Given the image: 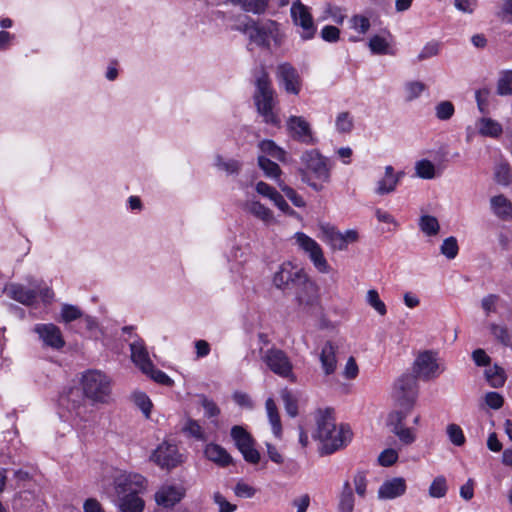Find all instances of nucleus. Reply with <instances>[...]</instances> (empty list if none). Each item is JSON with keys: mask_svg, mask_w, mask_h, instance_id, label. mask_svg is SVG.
I'll list each match as a JSON object with an SVG mask.
<instances>
[{"mask_svg": "<svg viewBox=\"0 0 512 512\" xmlns=\"http://www.w3.org/2000/svg\"><path fill=\"white\" fill-rule=\"evenodd\" d=\"M81 384L82 390L71 387L64 391L59 397V404L74 420L86 422L90 410L85 397L94 403H107L111 394V380L99 370H88L82 375Z\"/></svg>", "mask_w": 512, "mask_h": 512, "instance_id": "nucleus-1", "label": "nucleus"}, {"mask_svg": "<svg viewBox=\"0 0 512 512\" xmlns=\"http://www.w3.org/2000/svg\"><path fill=\"white\" fill-rule=\"evenodd\" d=\"M315 421L316 430L313 437L322 444V454H332L352 440L350 427L345 424L337 426L331 409L318 410Z\"/></svg>", "mask_w": 512, "mask_h": 512, "instance_id": "nucleus-2", "label": "nucleus"}, {"mask_svg": "<svg viewBox=\"0 0 512 512\" xmlns=\"http://www.w3.org/2000/svg\"><path fill=\"white\" fill-rule=\"evenodd\" d=\"M332 163L318 149L304 150L300 155L298 174L301 181L316 192L322 191L331 181Z\"/></svg>", "mask_w": 512, "mask_h": 512, "instance_id": "nucleus-3", "label": "nucleus"}, {"mask_svg": "<svg viewBox=\"0 0 512 512\" xmlns=\"http://www.w3.org/2000/svg\"><path fill=\"white\" fill-rule=\"evenodd\" d=\"M147 481L140 474H121L115 480L117 505L121 512H142L144 501L139 496Z\"/></svg>", "mask_w": 512, "mask_h": 512, "instance_id": "nucleus-4", "label": "nucleus"}, {"mask_svg": "<svg viewBox=\"0 0 512 512\" xmlns=\"http://www.w3.org/2000/svg\"><path fill=\"white\" fill-rule=\"evenodd\" d=\"M232 28L247 34L249 39L259 46L269 47L272 42L276 46L282 44L278 24L272 20L256 22L247 15H240Z\"/></svg>", "mask_w": 512, "mask_h": 512, "instance_id": "nucleus-5", "label": "nucleus"}, {"mask_svg": "<svg viewBox=\"0 0 512 512\" xmlns=\"http://www.w3.org/2000/svg\"><path fill=\"white\" fill-rule=\"evenodd\" d=\"M254 101L259 114L263 117L264 122L271 125H278L279 119L273 112L274 107V90L267 73L263 72L256 80V90Z\"/></svg>", "mask_w": 512, "mask_h": 512, "instance_id": "nucleus-6", "label": "nucleus"}, {"mask_svg": "<svg viewBox=\"0 0 512 512\" xmlns=\"http://www.w3.org/2000/svg\"><path fill=\"white\" fill-rule=\"evenodd\" d=\"M261 359L274 374L292 382L296 381L292 361L283 350L271 347L262 352Z\"/></svg>", "mask_w": 512, "mask_h": 512, "instance_id": "nucleus-7", "label": "nucleus"}, {"mask_svg": "<svg viewBox=\"0 0 512 512\" xmlns=\"http://www.w3.org/2000/svg\"><path fill=\"white\" fill-rule=\"evenodd\" d=\"M417 397L416 377L404 374L397 379L393 386L392 398L403 409L410 410Z\"/></svg>", "mask_w": 512, "mask_h": 512, "instance_id": "nucleus-8", "label": "nucleus"}, {"mask_svg": "<svg viewBox=\"0 0 512 512\" xmlns=\"http://www.w3.org/2000/svg\"><path fill=\"white\" fill-rule=\"evenodd\" d=\"M444 370L445 367L438 363L437 354L430 350L420 353L413 365L414 376L424 381L437 378Z\"/></svg>", "mask_w": 512, "mask_h": 512, "instance_id": "nucleus-9", "label": "nucleus"}, {"mask_svg": "<svg viewBox=\"0 0 512 512\" xmlns=\"http://www.w3.org/2000/svg\"><path fill=\"white\" fill-rule=\"evenodd\" d=\"M307 274L291 262H284L274 273L273 285L282 291L295 289L301 281H305Z\"/></svg>", "mask_w": 512, "mask_h": 512, "instance_id": "nucleus-10", "label": "nucleus"}, {"mask_svg": "<svg viewBox=\"0 0 512 512\" xmlns=\"http://www.w3.org/2000/svg\"><path fill=\"white\" fill-rule=\"evenodd\" d=\"M294 239L320 273H328L330 271V266L324 257L323 250L314 239L303 232L295 233Z\"/></svg>", "mask_w": 512, "mask_h": 512, "instance_id": "nucleus-11", "label": "nucleus"}, {"mask_svg": "<svg viewBox=\"0 0 512 512\" xmlns=\"http://www.w3.org/2000/svg\"><path fill=\"white\" fill-rule=\"evenodd\" d=\"M286 130L294 141L301 144L312 146L318 143L311 124L303 116H289L286 120Z\"/></svg>", "mask_w": 512, "mask_h": 512, "instance_id": "nucleus-12", "label": "nucleus"}, {"mask_svg": "<svg viewBox=\"0 0 512 512\" xmlns=\"http://www.w3.org/2000/svg\"><path fill=\"white\" fill-rule=\"evenodd\" d=\"M295 299L299 307L306 311L313 310L320 305L319 287L308 275L305 277V281H301L295 288Z\"/></svg>", "mask_w": 512, "mask_h": 512, "instance_id": "nucleus-13", "label": "nucleus"}, {"mask_svg": "<svg viewBox=\"0 0 512 512\" xmlns=\"http://www.w3.org/2000/svg\"><path fill=\"white\" fill-rule=\"evenodd\" d=\"M291 17L294 24L301 28L300 37L303 40H310L315 36L317 28L307 6L301 2L293 3Z\"/></svg>", "mask_w": 512, "mask_h": 512, "instance_id": "nucleus-14", "label": "nucleus"}, {"mask_svg": "<svg viewBox=\"0 0 512 512\" xmlns=\"http://www.w3.org/2000/svg\"><path fill=\"white\" fill-rule=\"evenodd\" d=\"M31 287H26L20 283H7L3 292L12 300L25 306H32L38 298V283L30 282Z\"/></svg>", "mask_w": 512, "mask_h": 512, "instance_id": "nucleus-15", "label": "nucleus"}, {"mask_svg": "<svg viewBox=\"0 0 512 512\" xmlns=\"http://www.w3.org/2000/svg\"><path fill=\"white\" fill-rule=\"evenodd\" d=\"M33 332L38 335L43 346L53 350H60L66 344L61 329L53 323L36 324L33 327Z\"/></svg>", "mask_w": 512, "mask_h": 512, "instance_id": "nucleus-16", "label": "nucleus"}, {"mask_svg": "<svg viewBox=\"0 0 512 512\" xmlns=\"http://www.w3.org/2000/svg\"><path fill=\"white\" fill-rule=\"evenodd\" d=\"M276 77L287 93L299 94L302 81L297 69L292 64L288 62L280 63L276 69Z\"/></svg>", "mask_w": 512, "mask_h": 512, "instance_id": "nucleus-17", "label": "nucleus"}, {"mask_svg": "<svg viewBox=\"0 0 512 512\" xmlns=\"http://www.w3.org/2000/svg\"><path fill=\"white\" fill-rule=\"evenodd\" d=\"M151 460L161 468L169 470L180 464L181 456L175 445L163 443L153 452Z\"/></svg>", "mask_w": 512, "mask_h": 512, "instance_id": "nucleus-18", "label": "nucleus"}, {"mask_svg": "<svg viewBox=\"0 0 512 512\" xmlns=\"http://www.w3.org/2000/svg\"><path fill=\"white\" fill-rule=\"evenodd\" d=\"M185 493L182 485L164 484L155 493V501L163 508H172L184 498Z\"/></svg>", "mask_w": 512, "mask_h": 512, "instance_id": "nucleus-19", "label": "nucleus"}, {"mask_svg": "<svg viewBox=\"0 0 512 512\" xmlns=\"http://www.w3.org/2000/svg\"><path fill=\"white\" fill-rule=\"evenodd\" d=\"M407 489L406 481L402 477H394L385 480L378 489V498L391 500L405 494Z\"/></svg>", "mask_w": 512, "mask_h": 512, "instance_id": "nucleus-20", "label": "nucleus"}, {"mask_svg": "<svg viewBox=\"0 0 512 512\" xmlns=\"http://www.w3.org/2000/svg\"><path fill=\"white\" fill-rule=\"evenodd\" d=\"M403 176V171L395 173L394 168L391 165L386 166L383 178L377 182L375 193L378 195H385L394 192Z\"/></svg>", "mask_w": 512, "mask_h": 512, "instance_id": "nucleus-21", "label": "nucleus"}, {"mask_svg": "<svg viewBox=\"0 0 512 512\" xmlns=\"http://www.w3.org/2000/svg\"><path fill=\"white\" fill-rule=\"evenodd\" d=\"M131 360L142 371L151 370L153 364L150 360L148 350L142 339H136L130 343Z\"/></svg>", "mask_w": 512, "mask_h": 512, "instance_id": "nucleus-22", "label": "nucleus"}, {"mask_svg": "<svg viewBox=\"0 0 512 512\" xmlns=\"http://www.w3.org/2000/svg\"><path fill=\"white\" fill-rule=\"evenodd\" d=\"M204 455L219 467H227L233 461L227 450L216 443H208L204 448Z\"/></svg>", "mask_w": 512, "mask_h": 512, "instance_id": "nucleus-23", "label": "nucleus"}, {"mask_svg": "<svg viewBox=\"0 0 512 512\" xmlns=\"http://www.w3.org/2000/svg\"><path fill=\"white\" fill-rule=\"evenodd\" d=\"M490 208L493 214L501 220L512 219V203L504 195H496L490 199Z\"/></svg>", "mask_w": 512, "mask_h": 512, "instance_id": "nucleus-24", "label": "nucleus"}, {"mask_svg": "<svg viewBox=\"0 0 512 512\" xmlns=\"http://www.w3.org/2000/svg\"><path fill=\"white\" fill-rule=\"evenodd\" d=\"M320 362L326 375L335 372L337 367L336 347L331 342H326L320 353Z\"/></svg>", "mask_w": 512, "mask_h": 512, "instance_id": "nucleus-25", "label": "nucleus"}, {"mask_svg": "<svg viewBox=\"0 0 512 512\" xmlns=\"http://www.w3.org/2000/svg\"><path fill=\"white\" fill-rule=\"evenodd\" d=\"M476 127L480 135L491 138L499 137L503 131L502 125L499 122L487 117L480 118L476 123Z\"/></svg>", "mask_w": 512, "mask_h": 512, "instance_id": "nucleus-26", "label": "nucleus"}, {"mask_svg": "<svg viewBox=\"0 0 512 512\" xmlns=\"http://www.w3.org/2000/svg\"><path fill=\"white\" fill-rule=\"evenodd\" d=\"M265 408H266L269 422L272 426L273 434L275 435V437L281 438L282 425H281V421H280V416L278 413L277 406L272 398H268L266 400Z\"/></svg>", "mask_w": 512, "mask_h": 512, "instance_id": "nucleus-27", "label": "nucleus"}, {"mask_svg": "<svg viewBox=\"0 0 512 512\" xmlns=\"http://www.w3.org/2000/svg\"><path fill=\"white\" fill-rule=\"evenodd\" d=\"M245 209L265 224H270L274 220L272 211L258 201L247 202Z\"/></svg>", "mask_w": 512, "mask_h": 512, "instance_id": "nucleus-28", "label": "nucleus"}, {"mask_svg": "<svg viewBox=\"0 0 512 512\" xmlns=\"http://www.w3.org/2000/svg\"><path fill=\"white\" fill-rule=\"evenodd\" d=\"M358 240V232L356 230H347L344 233H339L337 237L334 239L330 248L333 251H343L346 250L348 245L351 243H355Z\"/></svg>", "mask_w": 512, "mask_h": 512, "instance_id": "nucleus-29", "label": "nucleus"}, {"mask_svg": "<svg viewBox=\"0 0 512 512\" xmlns=\"http://www.w3.org/2000/svg\"><path fill=\"white\" fill-rule=\"evenodd\" d=\"M182 432L188 437H192L197 441L205 442L208 439V436L200 423L191 418L187 419L185 422L184 426L182 427Z\"/></svg>", "mask_w": 512, "mask_h": 512, "instance_id": "nucleus-30", "label": "nucleus"}, {"mask_svg": "<svg viewBox=\"0 0 512 512\" xmlns=\"http://www.w3.org/2000/svg\"><path fill=\"white\" fill-rule=\"evenodd\" d=\"M259 149L260 151L270 156L278 161L284 162L286 159V152L284 149L279 147L274 141L272 140H263L259 143Z\"/></svg>", "mask_w": 512, "mask_h": 512, "instance_id": "nucleus-31", "label": "nucleus"}, {"mask_svg": "<svg viewBox=\"0 0 512 512\" xmlns=\"http://www.w3.org/2000/svg\"><path fill=\"white\" fill-rule=\"evenodd\" d=\"M353 509L354 495L350 483L346 481L340 494L338 512H353Z\"/></svg>", "mask_w": 512, "mask_h": 512, "instance_id": "nucleus-32", "label": "nucleus"}, {"mask_svg": "<svg viewBox=\"0 0 512 512\" xmlns=\"http://www.w3.org/2000/svg\"><path fill=\"white\" fill-rule=\"evenodd\" d=\"M231 437L239 451L254 444V439L242 426H233L231 429Z\"/></svg>", "mask_w": 512, "mask_h": 512, "instance_id": "nucleus-33", "label": "nucleus"}, {"mask_svg": "<svg viewBox=\"0 0 512 512\" xmlns=\"http://www.w3.org/2000/svg\"><path fill=\"white\" fill-rule=\"evenodd\" d=\"M415 174L421 179H434L438 176L435 165L428 159H421L415 163Z\"/></svg>", "mask_w": 512, "mask_h": 512, "instance_id": "nucleus-34", "label": "nucleus"}, {"mask_svg": "<svg viewBox=\"0 0 512 512\" xmlns=\"http://www.w3.org/2000/svg\"><path fill=\"white\" fill-rule=\"evenodd\" d=\"M409 410L403 409L398 411H392L387 417L386 424L391 433L400 430L405 427L404 421L408 415Z\"/></svg>", "mask_w": 512, "mask_h": 512, "instance_id": "nucleus-35", "label": "nucleus"}, {"mask_svg": "<svg viewBox=\"0 0 512 512\" xmlns=\"http://www.w3.org/2000/svg\"><path fill=\"white\" fill-rule=\"evenodd\" d=\"M335 128L340 134H349L354 128L353 116L347 111L338 113L335 119Z\"/></svg>", "mask_w": 512, "mask_h": 512, "instance_id": "nucleus-36", "label": "nucleus"}, {"mask_svg": "<svg viewBox=\"0 0 512 512\" xmlns=\"http://www.w3.org/2000/svg\"><path fill=\"white\" fill-rule=\"evenodd\" d=\"M231 2L239 5L244 11L254 14L263 13L268 5V0H231Z\"/></svg>", "mask_w": 512, "mask_h": 512, "instance_id": "nucleus-37", "label": "nucleus"}, {"mask_svg": "<svg viewBox=\"0 0 512 512\" xmlns=\"http://www.w3.org/2000/svg\"><path fill=\"white\" fill-rule=\"evenodd\" d=\"M215 166L228 175H237L241 170L242 164L236 159H224L218 155L215 160Z\"/></svg>", "mask_w": 512, "mask_h": 512, "instance_id": "nucleus-38", "label": "nucleus"}, {"mask_svg": "<svg viewBox=\"0 0 512 512\" xmlns=\"http://www.w3.org/2000/svg\"><path fill=\"white\" fill-rule=\"evenodd\" d=\"M258 165L269 178L276 179L281 174L279 165L264 155L258 157Z\"/></svg>", "mask_w": 512, "mask_h": 512, "instance_id": "nucleus-39", "label": "nucleus"}, {"mask_svg": "<svg viewBox=\"0 0 512 512\" xmlns=\"http://www.w3.org/2000/svg\"><path fill=\"white\" fill-rule=\"evenodd\" d=\"M495 181L503 186H508L512 183V169L508 163H499L494 172Z\"/></svg>", "mask_w": 512, "mask_h": 512, "instance_id": "nucleus-40", "label": "nucleus"}, {"mask_svg": "<svg viewBox=\"0 0 512 512\" xmlns=\"http://www.w3.org/2000/svg\"><path fill=\"white\" fill-rule=\"evenodd\" d=\"M426 85L421 81H409L404 85L405 100L411 102L420 97Z\"/></svg>", "mask_w": 512, "mask_h": 512, "instance_id": "nucleus-41", "label": "nucleus"}, {"mask_svg": "<svg viewBox=\"0 0 512 512\" xmlns=\"http://www.w3.org/2000/svg\"><path fill=\"white\" fill-rule=\"evenodd\" d=\"M497 93L501 96L512 95V70H505L500 73L497 82Z\"/></svg>", "mask_w": 512, "mask_h": 512, "instance_id": "nucleus-42", "label": "nucleus"}, {"mask_svg": "<svg viewBox=\"0 0 512 512\" xmlns=\"http://www.w3.org/2000/svg\"><path fill=\"white\" fill-rule=\"evenodd\" d=\"M366 302L372 307L379 315L384 316L387 313L385 303L380 299L379 293L375 289H370L366 294Z\"/></svg>", "mask_w": 512, "mask_h": 512, "instance_id": "nucleus-43", "label": "nucleus"}, {"mask_svg": "<svg viewBox=\"0 0 512 512\" xmlns=\"http://www.w3.org/2000/svg\"><path fill=\"white\" fill-rule=\"evenodd\" d=\"M420 229L428 236H434L439 232L440 226L434 216L424 215L420 218Z\"/></svg>", "mask_w": 512, "mask_h": 512, "instance_id": "nucleus-44", "label": "nucleus"}, {"mask_svg": "<svg viewBox=\"0 0 512 512\" xmlns=\"http://www.w3.org/2000/svg\"><path fill=\"white\" fill-rule=\"evenodd\" d=\"M448 490L446 478L444 476H437L429 487V496L432 498H442L446 495Z\"/></svg>", "mask_w": 512, "mask_h": 512, "instance_id": "nucleus-45", "label": "nucleus"}, {"mask_svg": "<svg viewBox=\"0 0 512 512\" xmlns=\"http://www.w3.org/2000/svg\"><path fill=\"white\" fill-rule=\"evenodd\" d=\"M368 46L373 54H377V55L391 54L389 51V43L382 36H379V35L373 36L369 40Z\"/></svg>", "mask_w": 512, "mask_h": 512, "instance_id": "nucleus-46", "label": "nucleus"}, {"mask_svg": "<svg viewBox=\"0 0 512 512\" xmlns=\"http://www.w3.org/2000/svg\"><path fill=\"white\" fill-rule=\"evenodd\" d=\"M485 375L490 386L493 388L502 387L505 383L504 371L497 366L486 370Z\"/></svg>", "mask_w": 512, "mask_h": 512, "instance_id": "nucleus-47", "label": "nucleus"}, {"mask_svg": "<svg viewBox=\"0 0 512 512\" xmlns=\"http://www.w3.org/2000/svg\"><path fill=\"white\" fill-rule=\"evenodd\" d=\"M454 113L455 108L451 101H441L435 106V115L441 121L449 120Z\"/></svg>", "mask_w": 512, "mask_h": 512, "instance_id": "nucleus-48", "label": "nucleus"}, {"mask_svg": "<svg viewBox=\"0 0 512 512\" xmlns=\"http://www.w3.org/2000/svg\"><path fill=\"white\" fill-rule=\"evenodd\" d=\"M350 28L358 32L359 34H366L370 29V20L364 15H354L349 20Z\"/></svg>", "mask_w": 512, "mask_h": 512, "instance_id": "nucleus-49", "label": "nucleus"}, {"mask_svg": "<svg viewBox=\"0 0 512 512\" xmlns=\"http://www.w3.org/2000/svg\"><path fill=\"white\" fill-rule=\"evenodd\" d=\"M458 250L457 240L453 236L446 238L440 247L441 253L448 259H454L458 254Z\"/></svg>", "mask_w": 512, "mask_h": 512, "instance_id": "nucleus-50", "label": "nucleus"}, {"mask_svg": "<svg viewBox=\"0 0 512 512\" xmlns=\"http://www.w3.org/2000/svg\"><path fill=\"white\" fill-rule=\"evenodd\" d=\"M83 316L82 311L74 305L64 304L61 307V319L65 323L72 322Z\"/></svg>", "mask_w": 512, "mask_h": 512, "instance_id": "nucleus-51", "label": "nucleus"}, {"mask_svg": "<svg viewBox=\"0 0 512 512\" xmlns=\"http://www.w3.org/2000/svg\"><path fill=\"white\" fill-rule=\"evenodd\" d=\"M490 332L503 345L508 346L511 344V337L505 326L493 323L490 325Z\"/></svg>", "mask_w": 512, "mask_h": 512, "instance_id": "nucleus-52", "label": "nucleus"}, {"mask_svg": "<svg viewBox=\"0 0 512 512\" xmlns=\"http://www.w3.org/2000/svg\"><path fill=\"white\" fill-rule=\"evenodd\" d=\"M133 401L135 405L141 409L143 414L149 417L152 408V402L149 397L143 392H135L133 394Z\"/></svg>", "mask_w": 512, "mask_h": 512, "instance_id": "nucleus-53", "label": "nucleus"}, {"mask_svg": "<svg viewBox=\"0 0 512 512\" xmlns=\"http://www.w3.org/2000/svg\"><path fill=\"white\" fill-rule=\"evenodd\" d=\"M500 300V296L496 294H489L482 299L481 307L484 310L486 316L497 312V307Z\"/></svg>", "mask_w": 512, "mask_h": 512, "instance_id": "nucleus-54", "label": "nucleus"}, {"mask_svg": "<svg viewBox=\"0 0 512 512\" xmlns=\"http://www.w3.org/2000/svg\"><path fill=\"white\" fill-rule=\"evenodd\" d=\"M489 98H490V90L488 88H482L475 92V99L477 102V106H478L479 111L482 114L488 113Z\"/></svg>", "mask_w": 512, "mask_h": 512, "instance_id": "nucleus-55", "label": "nucleus"}, {"mask_svg": "<svg viewBox=\"0 0 512 512\" xmlns=\"http://www.w3.org/2000/svg\"><path fill=\"white\" fill-rule=\"evenodd\" d=\"M440 44L436 41L428 42L420 51L417 56V61L421 62L427 60L431 57H434L439 54Z\"/></svg>", "mask_w": 512, "mask_h": 512, "instance_id": "nucleus-56", "label": "nucleus"}, {"mask_svg": "<svg viewBox=\"0 0 512 512\" xmlns=\"http://www.w3.org/2000/svg\"><path fill=\"white\" fill-rule=\"evenodd\" d=\"M282 400L287 414L291 417H295L298 414V405L293 394L287 390L283 391Z\"/></svg>", "mask_w": 512, "mask_h": 512, "instance_id": "nucleus-57", "label": "nucleus"}, {"mask_svg": "<svg viewBox=\"0 0 512 512\" xmlns=\"http://www.w3.org/2000/svg\"><path fill=\"white\" fill-rule=\"evenodd\" d=\"M447 434L450 441L456 445L461 446L465 443V436L461 427L457 424H449L447 426Z\"/></svg>", "mask_w": 512, "mask_h": 512, "instance_id": "nucleus-58", "label": "nucleus"}, {"mask_svg": "<svg viewBox=\"0 0 512 512\" xmlns=\"http://www.w3.org/2000/svg\"><path fill=\"white\" fill-rule=\"evenodd\" d=\"M319 228L321 233V240L324 241L328 246H331L340 231L337 230L335 226L330 224H321Z\"/></svg>", "mask_w": 512, "mask_h": 512, "instance_id": "nucleus-59", "label": "nucleus"}, {"mask_svg": "<svg viewBox=\"0 0 512 512\" xmlns=\"http://www.w3.org/2000/svg\"><path fill=\"white\" fill-rule=\"evenodd\" d=\"M143 373L159 384L170 386L173 383L171 378L166 373L156 369L153 364L151 365V370L144 371Z\"/></svg>", "mask_w": 512, "mask_h": 512, "instance_id": "nucleus-60", "label": "nucleus"}, {"mask_svg": "<svg viewBox=\"0 0 512 512\" xmlns=\"http://www.w3.org/2000/svg\"><path fill=\"white\" fill-rule=\"evenodd\" d=\"M320 34L321 38L329 43H335L340 38V30L332 25L324 26Z\"/></svg>", "mask_w": 512, "mask_h": 512, "instance_id": "nucleus-61", "label": "nucleus"}, {"mask_svg": "<svg viewBox=\"0 0 512 512\" xmlns=\"http://www.w3.org/2000/svg\"><path fill=\"white\" fill-rule=\"evenodd\" d=\"M486 405L494 410L500 409L504 404V398L498 392H488L484 396Z\"/></svg>", "mask_w": 512, "mask_h": 512, "instance_id": "nucleus-62", "label": "nucleus"}, {"mask_svg": "<svg viewBox=\"0 0 512 512\" xmlns=\"http://www.w3.org/2000/svg\"><path fill=\"white\" fill-rule=\"evenodd\" d=\"M398 459V453L396 450L389 448L382 451L378 457L380 465L388 467L393 465Z\"/></svg>", "mask_w": 512, "mask_h": 512, "instance_id": "nucleus-63", "label": "nucleus"}, {"mask_svg": "<svg viewBox=\"0 0 512 512\" xmlns=\"http://www.w3.org/2000/svg\"><path fill=\"white\" fill-rule=\"evenodd\" d=\"M394 435L397 436L400 442L404 445H411L416 440L415 432L406 426L398 431H395Z\"/></svg>", "mask_w": 512, "mask_h": 512, "instance_id": "nucleus-64", "label": "nucleus"}]
</instances>
